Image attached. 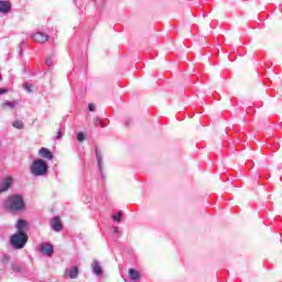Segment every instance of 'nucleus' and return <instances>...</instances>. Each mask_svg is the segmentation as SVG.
Here are the masks:
<instances>
[{
	"mask_svg": "<svg viewBox=\"0 0 282 282\" xmlns=\"http://www.w3.org/2000/svg\"><path fill=\"white\" fill-rule=\"evenodd\" d=\"M4 208L9 213H22V210H25L23 197L21 195L9 197L4 204Z\"/></svg>",
	"mask_w": 282,
	"mask_h": 282,
	"instance_id": "f257e3e1",
	"label": "nucleus"
},
{
	"mask_svg": "<svg viewBox=\"0 0 282 282\" xmlns=\"http://www.w3.org/2000/svg\"><path fill=\"white\" fill-rule=\"evenodd\" d=\"M28 240L29 236L26 231H21V229H18V231L13 234L10 238L11 245H13L15 249H22L23 247H25Z\"/></svg>",
	"mask_w": 282,
	"mask_h": 282,
	"instance_id": "f03ea898",
	"label": "nucleus"
},
{
	"mask_svg": "<svg viewBox=\"0 0 282 282\" xmlns=\"http://www.w3.org/2000/svg\"><path fill=\"white\" fill-rule=\"evenodd\" d=\"M31 173L36 177L45 175V173H47V164L45 160H34L31 164Z\"/></svg>",
	"mask_w": 282,
	"mask_h": 282,
	"instance_id": "7ed1b4c3",
	"label": "nucleus"
},
{
	"mask_svg": "<svg viewBox=\"0 0 282 282\" xmlns=\"http://www.w3.org/2000/svg\"><path fill=\"white\" fill-rule=\"evenodd\" d=\"M40 251L46 253V256H52V253H54V247L51 242H42L40 245Z\"/></svg>",
	"mask_w": 282,
	"mask_h": 282,
	"instance_id": "20e7f679",
	"label": "nucleus"
},
{
	"mask_svg": "<svg viewBox=\"0 0 282 282\" xmlns=\"http://www.w3.org/2000/svg\"><path fill=\"white\" fill-rule=\"evenodd\" d=\"M12 184H13V177H11V176L6 177L2 181V184L0 186V193H6L7 191H9V188H11Z\"/></svg>",
	"mask_w": 282,
	"mask_h": 282,
	"instance_id": "39448f33",
	"label": "nucleus"
},
{
	"mask_svg": "<svg viewBox=\"0 0 282 282\" xmlns=\"http://www.w3.org/2000/svg\"><path fill=\"white\" fill-rule=\"evenodd\" d=\"M51 225L55 231H61V229L64 227L59 216H54V218L51 220Z\"/></svg>",
	"mask_w": 282,
	"mask_h": 282,
	"instance_id": "423d86ee",
	"label": "nucleus"
},
{
	"mask_svg": "<svg viewBox=\"0 0 282 282\" xmlns=\"http://www.w3.org/2000/svg\"><path fill=\"white\" fill-rule=\"evenodd\" d=\"M78 267H72L70 269H65V276L70 278L72 280L78 278Z\"/></svg>",
	"mask_w": 282,
	"mask_h": 282,
	"instance_id": "0eeeda50",
	"label": "nucleus"
},
{
	"mask_svg": "<svg viewBox=\"0 0 282 282\" xmlns=\"http://www.w3.org/2000/svg\"><path fill=\"white\" fill-rule=\"evenodd\" d=\"M34 42H39L40 44H45V42H48L50 37L48 35H45V33H35L33 35Z\"/></svg>",
	"mask_w": 282,
	"mask_h": 282,
	"instance_id": "6e6552de",
	"label": "nucleus"
},
{
	"mask_svg": "<svg viewBox=\"0 0 282 282\" xmlns=\"http://www.w3.org/2000/svg\"><path fill=\"white\" fill-rule=\"evenodd\" d=\"M39 154L41 155V158H44L45 160H53L54 158L52 151H50V149L46 148L40 149Z\"/></svg>",
	"mask_w": 282,
	"mask_h": 282,
	"instance_id": "1a4fd4ad",
	"label": "nucleus"
},
{
	"mask_svg": "<svg viewBox=\"0 0 282 282\" xmlns=\"http://www.w3.org/2000/svg\"><path fill=\"white\" fill-rule=\"evenodd\" d=\"M12 9L11 2L0 1V13H10Z\"/></svg>",
	"mask_w": 282,
	"mask_h": 282,
	"instance_id": "9d476101",
	"label": "nucleus"
},
{
	"mask_svg": "<svg viewBox=\"0 0 282 282\" xmlns=\"http://www.w3.org/2000/svg\"><path fill=\"white\" fill-rule=\"evenodd\" d=\"M91 267H93L94 273H96L97 275H100L102 273V269H101L98 260H94Z\"/></svg>",
	"mask_w": 282,
	"mask_h": 282,
	"instance_id": "9b49d317",
	"label": "nucleus"
},
{
	"mask_svg": "<svg viewBox=\"0 0 282 282\" xmlns=\"http://www.w3.org/2000/svg\"><path fill=\"white\" fill-rule=\"evenodd\" d=\"M28 223L24 220V218H20V220L17 221V229H20V231H24V228L26 227Z\"/></svg>",
	"mask_w": 282,
	"mask_h": 282,
	"instance_id": "f8f14e48",
	"label": "nucleus"
},
{
	"mask_svg": "<svg viewBox=\"0 0 282 282\" xmlns=\"http://www.w3.org/2000/svg\"><path fill=\"white\" fill-rule=\"evenodd\" d=\"M129 275H130L131 280L140 279V272L137 269H129Z\"/></svg>",
	"mask_w": 282,
	"mask_h": 282,
	"instance_id": "ddd939ff",
	"label": "nucleus"
},
{
	"mask_svg": "<svg viewBox=\"0 0 282 282\" xmlns=\"http://www.w3.org/2000/svg\"><path fill=\"white\" fill-rule=\"evenodd\" d=\"M12 127H14L15 129H23L24 122L23 120H15L14 122H12Z\"/></svg>",
	"mask_w": 282,
	"mask_h": 282,
	"instance_id": "4468645a",
	"label": "nucleus"
},
{
	"mask_svg": "<svg viewBox=\"0 0 282 282\" xmlns=\"http://www.w3.org/2000/svg\"><path fill=\"white\" fill-rule=\"evenodd\" d=\"M112 219H115V221H118V224H120V221H122V212H121V209L118 212V214H115V216H112Z\"/></svg>",
	"mask_w": 282,
	"mask_h": 282,
	"instance_id": "2eb2a0df",
	"label": "nucleus"
},
{
	"mask_svg": "<svg viewBox=\"0 0 282 282\" xmlns=\"http://www.w3.org/2000/svg\"><path fill=\"white\" fill-rule=\"evenodd\" d=\"M85 140H86L85 133H84L83 131H79V132L77 133V141H78V142H84Z\"/></svg>",
	"mask_w": 282,
	"mask_h": 282,
	"instance_id": "dca6fc26",
	"label": "nucleus"
},
{
	"mask_svg": "<svg viewBox=\"0 0 282 282\" xmlns=\"http://www.w3.org/2000/svg\"><path fill=\"white\" fill-rule=\"evenodd\" d=\"M24 89H26L28 91H33L34 90V85H31L30 83H25L23 85Z\"/></svg>",
	"mask_w": 282,
	"mask_h": 282,
	"instance_id": "f3484780",
	"label": "nucleus"
},
{
	"mask_svg": "<svg viewBox=\"0 0 282 282\" xmlns=\"http://www.w3.org/2000/svg\"><path fill=\"white\" fill-rule=\"evenodd\" d=\"M2 107L14 108L15 107V102H10L9 100H7L6 102H2Z\"/></svg>",
	"mask_w": 282,
	"mask_h": 282,
	"instance_id": "a211bd4d",
	"label": "nucleus"
},
{
	"mask_svg": "<svg viewBox=\"0 0 282 282\" xmlns=\"http://www.w3.org/2000/svg\"><path fill=\"white\" fill-rule=\"evenodd\" d=\"M88 109H89L90 111H96V105H95V102H89Z\"/></svg>",
	"mask_w": 282,
	"mask_h": 282,
	"instance_id": "6ab92c4d",
	"label": "nucleus"
},
{
	"mask_svg": "<svg viewBox=\"0 0 282 282\" xmlns=\"http://www.w3.org/2000/svg\"><path fill=\"white\" fill-rule=\"evenodd\" d=\"M12 270L17 272L22 271L21 267H19L18 264H12Z\"/></svg>",
	"mask_w": 282,
	"mask_h": 282,
	"instance_id": "aec40b11",
	"label": "nucleus"
},
{
	"mask_svg": "<svg viewBox=\"0 0 282 282\" xmlns=\"http://www.w3.org/2000/svg\"><path fill=\"white\" fill-rule=\"evenodd\" d=\"M10 256H2L1 262H9Z\"/></svg>",
	"mask_w": 282,
	"mask_h": 282,
	"instance_id": "412c9836",
	"label": "nucleus"
},
{
	"mask_svg": "<svg viewBox=\"0 0 282 282\" xmlns=\"http://www.w3.org/2000/svg\"><path fill=\"white\" fill-rule=\"evenodd\" d=\"M56 138H57V139H61V138H62V131H61V129H57V130H56Z\"/></svg>",
	"mask_w": 282,
	"mask_h": 282,
	"instance_id": "4be33fe9",
	"label": "nucleus"
},
{
	"mask_svg": "<svg viewBox=\"0 0 282 282\" xmlns=\"http://www.w3.org/2000/svg\"><path fill=\"white\" fill-rule=\"evenodd\" d=\"M8 91L7 88H0V94H6Z\"/></svg>",
	"mask_w": 282,
	"mask_h": 282,
	"instance_id": "5701e85b",
	"label": "nucleus"
},
{
	"mask_svg": "<svg viewBox=\"0 0 282 282\" xmlns=\"http://www.w3.org/2000/svg\"><path fill=\"white\" fill-rule=\"evenodd\" d=\"M52 63H53V62H52V57H50L48 59H46V64H47V65H52Z\"/></svg>",
	"mask_w": 282,
	"mask_h": 282,
	"instance_id": "b1692460",
	"label": "nucleus"
},
{
	"mask_svg": "<svg viewBox=\"0 0 282 282\" xmlns=\"http://www.w3.org/2000/svg\"><path fill=\"white\" fill-rule=\"evenodd\" d=\"M115 231H119V227H115Z\"/></svg>",
	"mask_w": 282,
	"mask_h": 282,
	"instance_id": "393cba45",
	"label": "nucleus"
},
{
	"mask_svg": "<svg viewBox=\"0 0 282 282\" xmlns=\"http://www.w3.org/2000/svg\"><path fill=\"white\" fill-rule=\"evenodd\" d=\"M0 80H2V76H1V74H0Z\"/></svg>",
	"mask_w": 282,
	"mask_h": 282,
	"instance_id": "a878e982",
	"label": "nucleus"
}]
</instances>
